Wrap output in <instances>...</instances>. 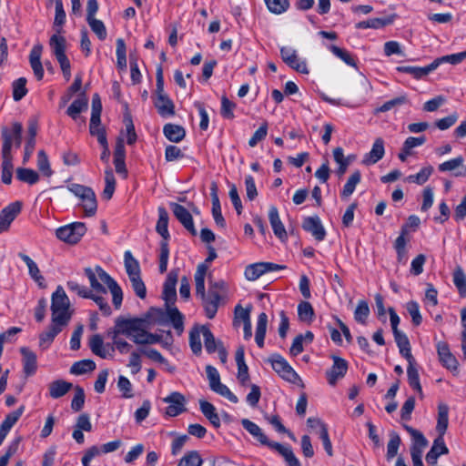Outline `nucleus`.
<instances>
[{"mask_svg":"<svg viewBox=\"0 0 466 466\" xmlns=\"http://www.w3.org/2000/svg\"><path fill=\"white\" fill-rule=\"evenodd\" d=\"M116 333L124 334L137 345L159 343L161 336L147 330V321L143 319H118L116 321Z\"/></svg>","mask_w":466,"mask_h":466,"instance_id":"f257e3e1","label":"nucleus"},{"mask_svg":"<svg viewBox=\"0 0 466 466\" xmlns=\"http://www.w3.org/2000/svg\"><path fill=\"white\" fill-rule=\"evenodd\" d=\"M178 279V270H171L163 286V299L166 302V316L178 335L184 331V315L175 306L177 299L176 286Z\"/></svg>","mask_w":466,"mask_h":466,"instance_id":"f03ea898","label":"nucleus"},{"mask_svg":"<svg viewBox=\"0 0 466 466\" xmlns=\"http://www.w3.org/2000/svg\"><path fill=\"white\" fill-rule=\"evenodd\" d=\"M85 275L89 280L92 291L106 294L107 289L103 284L106 285L112 294L113 304L116 309H119L123 300V292L119 285L102 268H85Z\"/></svg>","mask_w":466,"mask_h":466,"instance_id":"7ed1b4c3","label":"nucleus"},{"mask_svg":"<svg viewBox=\"0 0 466 466\" xmlns=\"http://www.w3.org/2000/svg\"><path fill=\"white\" fill-rule=\"evenodd\" d=\"M208 271V266L201 263L198 266L195 273L196 295L200 297L203 302L206 316L213 319L218 311L221 297L217 290L209 289L205 291V278Z\"/></svg>","mask_w":466,"mask_h":466,"instance_id":"20e7f679","label":"nucleus"},{"mask_svg":"<svg viewBox=\"0 0 466 466\" xmlns=\"http://www.w3.org/2000/svg\"><path fill=\"white\" fill-rule=\"evenodd\" d=\"M51 321L61 326H67L72 312L70 310V300L62 286H57L51 297Z\"/></svg>","mask_w":466,"mask_h":466,"instance_id":"39448f33","label":"nucleus"},{"mask_svg":"<svg viewBox=\"0 0 466 466\" xmlns=\"http://www.w3.org/2000/svg\"><path fill=\"white\" fill-rule=\"evenodd\" d=\"M67 189L81 200V207L86 217H92L97 209V202L95 192L92 188L73 183L67 187Z\"/></svg>","mask_w":466,"mask_h":466,"instance_id":"423d86ee","label":"nucleus"},{"mask_svg":"<svg viewBox=\"0 0 466 466\" xmlns=\"http://www.w3.org/2000/svg\"><path fill=\"white\" fill-rule=\"evenodd\" d=\"M206 373L209 382V387L212 391L226 398L232 403L238 402V398L229 390L227 385L220 381V375L215 367L208 365L206 367Z\"/></svg>","mask_w":466,"mask_h":466,"instance_id":"0eeeda50","label":"nucleus"},{"mask_svg":"<svg viewBox=\"0 0 466 466\" xmlns=\"http://www.w3.org/2000/svg\"><path fill=\"white\" fill-rule=\"evenodd\" d=\"M86 232V227L83 222H73L58 228L56 230V236L61 241L68 244H76Z\"/></svg>","mask_w":466,"mask_h":466,"instance_id":"6e6552de","label":"nucleus"},{"mask_svg":"<svg viewBox=\"0 0 466 466\" xmlns=\"http://www.w3.org/2000/svg\"><path fill=\"white\" fill-rule=\"evenodd\" d=\"M268 361L271 363L272 369L283 380L294 384L301 381L299 374L281 355L273 354L269 357Z\"/></svg>","mask_w":466,"mask_h":466,"instance_id":"1a4fd4ad","label":"nucleus"},{"mask_svg":"<svg viewBox=\"0 0 466 466\" xmlns=\"http://www.w3.org/2000/svg\"><path fill=\"white\" fill-rule=\"evenodd\" d=\"M282 60L292 69L301 74H309L307 62L299 57L297 51L291 46H282L280 48Z\"/></svg>","mask_w":466,"mask_h":466,"instance_id":"9d476101","label":"nucleus"},{"mask_svg":"<svg viewBox=\"0 0 466 466\" xmlns=\"http://www.w3.org/2000/svg\"><path fill=\"white\" fill-rule=\"evenodd\" d=\"M163 401L167 404L165 414L168 417L178 416L186 410V399L180 392H171Z\"/></svg>","mask_w":466,"mask_h":466,"instance_id":"9b49d317","label":"nucleus"},{"mask_svg":"<svg viewBox=\"0 0 466 466\" xmlns=\"http://www.w3.org/2000/svg\"><path fill=\"white\" fill-rule=\"evenodd\" d=\"M333 364L331 368L326 371L327 380L329 385H336L337 381L342 379L348 370V362L346 360L332 356Z\"/></svg>","mask_w":466,"mask_h":466,"instance_id":"f8f14e48","label":"nucleus"},{"mask_svg":"<svg viewBox=\"0 0 466 466\" xmlns=\"http://www.w3.org/2000/svg\"><path fill=\"white\" fill-rule=\"evenodd\" d=\"M171 208L177 219L192 236H196L198 232L194 226L193 218L190 212L184 206L177 203H173Z\"/></svg>","mask_w":466,"mask_h":466,"instance_id":"ddd939ff","label":"nucleus"},{"mask_svg":"<svg viewBox=\"0 0 466 466\" xmlns=\"http://www.w3.org/2000/svg\"><path fill=\"white\" fill-rule=\"evenodd\" d=\"M307 425L309 428H319V437L322 441L324 450L326 451V452L329 456H332L333 455L332 443L329 439L327 424L324 423V421L319 418L310 417L307 420Z\"/></svg>","mask_w":466,"mask_h":466,"instance_id":"4468645a","label":"nucleus"},{"mask_svg":"<svg viewBox=\"0 0 466 466\" xmlns=\"http://www.w3.org/2000/svg\"><path fill=\"white\" fill-rule=\"evenodd\" d=\"M302 228L318 241H322L326 238V230L318 216L306 218L303 220Z\"/></svg>","mask_w":466,"mask_h":466,"instance_id":"2eb2a0df","label":"nucleus"},{"mask_svg":"<svg viewBox=\"0 0 466 466\" xmlns=\"http://www.w3.org/2000/svg\"><path fill=\"white\" fill-rule=\"evenodd\" d=\"M21 203L16 201L6 206L0 213V233L6 231L21 211Z\"/></svg>","mask_w":466,"mask_h":466,"instance_id":"dca6fc26","label":"nucleus"},{"mask_svg":"<svg viewBox=\"0 0 466 466\" xmlns=\"http://www.w3.org/2000/svg\"><path fill=\"white\" fill-rule=\"evenodd\" d=\"M385 155V143L381 137H377L370 152L366 153L362 158V164L366 166L374 165L383 158Z\"/></svg>","mask_w":466,"mask_h":466,"instance_id":"f3484780","label":"nucleus"},{"mask_svg":"<svg viewBox=\"0 0 466 466\" xmlns=\"http://www.w3.org/2000/svg\"><path fill=\"white\" fill-rule=\"evenodd\" d=\"M241 425L253 438H255L262 445L268 446L273 450L272 444L279 443L276 441H270L264 434L262 429L248 419H242Z\"/></svg>","mask_w":466,"mask_h":466,"instance_id":"a211bd4d","label":"nucleus"},{"mask_svg":"<svg viewBox=\"0 0 466 466\" xmlns=\"http://www.w3.org/2000/svg\"><path fill=\"white\" fill-rule=\"evenodd\" d=\"M22 134V125L19 123H14L11 130L4 128L2 130V155L11 154L12 147L15 138L20 137Z\"/></svg>","mask_w":466,"mask_h":466,"instance_id":"6ab92c4d","label":"nucleus"},{"mask_svg":"<svg viewBox=\"0 0 466 466\" xmlns=\"http://www.w3.org/2000/svg\"><path fill=\"white\" fill-rule=\"evenodd\" d=\"M436 348L442 365L450 370H456L458 369V361L451 352L449 345L446 342L440 341L437 343Z\"/></svg>","mask_w":466,"mask_h":466,"instance_id":"aec40b11","label":"nucleus"},{"mask_svg":"<svg viewBox=\"0 0 466 466\" xmlns=\"http://www.w3.org/2000/svg\"><path fill=\"white\" fill-rule=\"evenodd\" d=\"M43 46L41 45H35L29 54L30 66L37 80H42L44 77V67L41 62Z\"/></svg>","mask_w":466,"mask_h":466,"instance_id":"412c9836","label":"nucleus"},{"mask_svg":"<svg viewBox=\"0 0 466 466\" xmlns=\"http://www.w3.org/2000/svg\"><path fill=\"white\" fill-rule=\"evenodd\" d=\"M64 328V326L51 321L49 327L39 334V347L44 350H47Z\"/></svg>","mask_w":466,"mask_h":466,"instance_id":"4be33fe9","label":"nucleus"},{"mask_svg":"<svg viewBox=\"0 0 466 466\" xmlns=\"http://www.w3.org/2000/svg\"><path fill=\"white\" fill-rule=\"evenodd\" d=\"M126 149L122 138H118L114 151V165L117 174L123 175L124 177L127 176V170L125 163Z\"/></svg>","mask_w":466,"mask_h":466,"instance_id":"5701e85b","label":"nucleus"},{"mask_svg":"<svg viewBox=\"0 0 466 466\" xmlns=\"http://www.w3.org/2000/svg\"><path fill=\"white\" fill-rule=\"evenodd\" d=\"M449 449L447 448L444 439L441 436H438L431 448L430 451L426 455V461L428 464L434 465L437 463L438 458L442 454H447Z\"/></svg>","mask_w":466,"mask_h":466,"instance_id":"b1692460","label":"nucleus"},{"mask_svg":"<svg viewBox=\"0 0 466 466\" xmlns=\"http://www.w3.org/2000/svg\"><path fill=\"white\" fill-rule=\"evenodd\" d=\"M22 354L23 370L26 376H32L37 370L36 355L30 349L23 347L20 349Z\"/></svg>","mask_w":466,"mask_h":466,"instance_id":"393cba45","label":"nucleus"},{"mask_svg":"<svg viewBox=\"0 0 466 466\" xmlns=\"http://www.w3.org/2000/svg\"><path fill=\"white\" fill-rule=\"evenodd\" d=\"M154 105L160 116L167 118L175 115V105L167 95L154 98Z\"/></svg>","mask_w":466,"mask_h":466,"instance_id":"a878e982","label":"nucleus"},{"mask_svg":"<svg viewBox=\"0 0 466 466\" xmlns=\"http://www.w3.org/2000/svg\"><path fill=\"white\" fill-rule=\"evenodd\" d=\"M89 348L91 351L102 359H107L110 356L109 351L113 348L104 343L103 338L99 334H95L89 339Z\"/></svg>","mask_w":466,"mask_h":466,"instance_id":"bb28decb","label":"nucleus"},{"mask_svg":"<svg viewBox=\"0 0 466 466\" xmlns=\"http://www.w3.org/2000/svg\"><path fill=\"white\" fill-rule=\"evenodd\" d=\"M268 219L274 234L281 240L287 238V231L280 220L279 210L276 207H270L268 210Z\"/></svg>","mask_w":466,"mask_h":466,"instance_id":"cd10ccee","label":"nucleus"},{"mask_svg":"<svg viewBox=\"0 0 466 466\" xmlns=\"http://www.w3.org/2000/svg\"><path fill=\"white\" fill-rule=\"evenodd\" d=\"M434 70H436V67L433 61L430 65L422 67L410 66H402L397 67L398 72L409 74L418 80L424 78Z\"/></svg>","mask_w":466,"mask_h":466,"instance_id":"c85d7f7f","label":"nucleus"},{"mask_svg":"<svg viewBox=\"0 0 466 466\" xmlns=\"http://www.w3.org/2000/svg\"><path fill=\"white\" fill-rule=\"evenodd\" d=\"M207 326L195 325L189 332V346L195 355H199L202 351L201 336L204 337V329Z\"/></svg>","mask_w":466,"mask_h":466,"instance_id":"c756f323","label":"nucleus"},{"mask_svg":"<svg viewBox=\"0 0 466 466\" xmlns=\"http://www.w3.org/2000/svg\"><path fill=\"white\" fill-rule=\"evenodd\" d=\"M56 33L54 34L49 40V46L52 49L54 56L56 57L66 56V40L61 35V29L57 28Z\"/></svg>","mask_w":466,"mask_h":466,"instance_id":"7c9ffc66","label":"nucleus"},{"mask_svg":"<svg viewBox=\"0 0 466 466\" xmlns=\"http://www.w3.org/2000/svg\"><path fill=\"white\" fill-rule=\"evenodd\" d=\"M158 219L156 226L157 232L163 238L162 241H167L170 238L168 232V213L165 208L159 207L157 208Z\"/></svg>","mask_w":466,"mask_h":466,"instance_id":"2f4dec72","label":"nucleus"},{"mask_svg":"<svg viewBox=\"0 0 466 466\" xmlns=\"http://www.w3.org/2000/svg\"><path fill=\"white\" fill-rule=\"evenodd\" d=\"M268 326V315L265 312H261L257 320L255 341L258 348L262 349L265 344V336Z\"/></svg>","mask_w":466,"mask_h":466,"instance_id":"473e14b6","label":"nucleus"},{"mask_svg":"<svg viewBox=\"0 0 466 466\" xmlns=\"http://www.w3.org/2000/svg\"><path fill=\"white\" fill-rule=\"evenodd\" d=\"M199 408L203 415L209 420V422L215 427H220V419L216 411L215 406L204 400H199Z\"/></svg>","mask_w":466,"mask_h":466,"instance_id":"72a5a7b5","label":"nucleus"},{"mask_svg":"<svg viewBox=\"0 0 466 466\" xmlns=\"http://www.w3.org/2000/svg\"><path fill=\"white\" fill-rule=\"evenodd\" d=\"M449 424V407L441 403L438 406V418H437V425L436 431L439 433V436L443 438Z\"/></svg>","mask_w":466,"mask_h":466,"instance_id":"f704fd0d","label":"nucleus"},{"mask_svg":"<svg viewBox=\"0 0 466 466\" xmlns=\"http://www.w3.org/2000/svg\"><path fill=\"white\" fill-rule=\"evenodd\" d=\"M273 450L278 451L285 460L287 466H301L299 459L294 454L292 449L288 445L280 443L272 444Z\"/></svg>","mask_w":466,"mask_h":466,"instance_id":"c9c22d12","label":"nucleus"},{"mask_svg":"<svg viewBox=\"0 0 466 466\" xmlns=\"http://www.w3.org/2000/svg\"><path fill=\"white\" fill-rule=\"evenodd\" d=\"M87 98L85 96H81L72 102L66 110V114L72 119L76 120L79 115L87 109Z\"/></svg>","mask_w":466,"mask_h":466,"instance_id":"e433bc0d","label":"nucleus"},{"mask_svg":"<svg viewBox=\"0 0 466 466\" xmlns=\"http://www.w3.org/2000/svg\"><path fill=\"white\" fill-rule=\"evenodd\" d=\"M163 133L169 141L175 143L180 142L186 136L185 129L182 127L174 124L165 125Z\"/></svg>","mask_w":466,"mask_h":466,"instance_id":"4c0bfd02","label":"nucleus"},{"mask_svg":"<svg viewBox=\"0 0 466 466\" xmlns=\"http://www.w3.org/2000/svg\"><path fill=\"white\" fill-rule=\"evenodd\" d=\"M72 386V383L63 380H55L49 385V395L53 399L61 398L71 390Z\"/></svg>","mask_w":466,"mask_h":466,"instance_id":"58836bf2","label":"nucleus"},{"mask_svg":"<svg viewBox=\"0 0 466 466\" xmlns=\"http://www.w3.org/2000/svg\"><path fill=\"white\" fill-rule=\"evenodd\" d=\"M464 163V158L461 156L449 159L441 163L438 166V170L441 173H451L454 176V173L458 170H461Z\"/></svg>","mask_w":466,"mask_h":466,"instance_id":"ea45409f","label":"nucleus"},{"mask_svg":"<svg viewBox=\"0 0 466 466\" xmlns=\"http://www.w3.org/2000/svg\"><path fill=\"white\" fill-rule=\"evenodd\" d=\"M405 429L410 434L412 439V445L410 450L423 451V450L428 444V441L423 436V434L418 430H415L410 426H405Z\"/></svg>","mask_w":466,"mask_h":466,"instance_id":"a19ab883","label":"nucleus"},{"mask_svg":"<svg viewBox=\"0 0 466 466\" xmlns=\"http://www.w3.org/2000/svg\"><path fill=\"white\" fill-rule=\"evenodd\" d=\"M212 215L216 224L221 228L225 227L226 221L221 213V207L217 194L216 187L212 188Z\"/></svg>","mask_w":466,"mask_h":466,"instance_id":"79ce46f5","label":"nucleus"},{"mask_svg":"<svg viewBox=\"0 0 466 466\" xmlns=\"http://www.w3.org/2000/svg\"><path fill=\"white\" fill-rule=\"evenodd\" d=\"M124 261L128 278L137 277L140 275V268L137 260L134 258L131 252L127 250L124 254Z\"/></svg>","mask_w":466,"mask_h":466,"instance_id":"37998d69","label":"nucleus"},{"mask_svg":"<svg viewBox=\"0 0 466 466\" xmlns=\"http://www.w3.org/2000/svg\"><path fill=\"white\" fill-rule=\"evenodd\" d=\"M95 369L96 363L92 360H82L71 366L70 372L74 375H83L93 371Z\"/></svg>","mask_w":466,"mask_h":466,"instance_id":"c03bdc74","label":"nucleus"},{"mask_svg":"<svg viewBox=\"0 0 466 466\" xmlns=\"http://www.w3.org/2000/svg\"><path fill=\"white\" fill-rule=\"evenodd\" d=\"M24 412V406H21L16 410L10 412L5 418V420L0 424V429L2 431L9 432L13 426L17 422L19 418L22 416Z\"/></svg>","mask_w":466,"mask_h":466,"instance_id":"a18cd8bd","label":"nucleus"},{"mask_svg":"<svg viewBox=\"0 0 466 466\" xmlns=\"http://www.w3.org/2000/svg\"><path fill=\"white\" fill-rule=\"evenodd\" d=\"M407 375L410 386L420 395H422V389L420 382L419 371L415 364L408 365Z\"/></svg>","mask_w":466,"mask_h":466,"instance_id":"49530a36","label":"nucleus"},{"mask_svg":"<svg viewBox=\"0 0 466 466\" xmlns=\"http://www.w3.org/2000/svg\"><path fill=\"white\" fill-rule=\"evenodd\" d=\"M390 20L388 18H370L366 21L359 22L355 25L357 29H380L382 28L389 24H390Z\"/></svg>","mask_w":466,"mask_h":466,"instance_id":"de8ad7c7","label":"nucleus"},{"mask_svg":"<svg viewBox=\"0 0 466 466\" xmlns=\"http://www.w3.org/2000/svg\"><path fill=\"white\" fill-rule=\"evenodd\" d=\"M265 273L263 262H257L247 266L244 272L246 279L249 281L257 280Z\"/></svg>","mask_w":466,"mask_h":466,"instance_id":"09e8293b","label":"nucleus"},{"mask_svg":"<svg viewBox=\"0 0 466 466\" xmlns=\"http://www.w3.org/2000/svg\"><path fill=\"white\" fill-rule=\"evenodd\" d=\"M16 177L20 181L28 183L30 185H34L39 180V175L36 171L25 167H19L16 169Z\"/></svg>","mask_w":466,"mask_h":466,"instance_id":"8fccbe9b","label":"nucleus"},{"mask_svg":"<svg viewBox=\"0 0 466 466\" xmlns=\"http://www.w3.org/2000/svg\"><path fill=\"white\" fill-rule=\"evenodd\" d=\"M432 171L433 167L431 166L424 167L417 174L407 177L406 180L410 183L422 185L428 181Z\"/></svg>","mask_w":466,"mask_h":466,"instance_id":"3c124183","label":"nucleus"},{"mask_svg":"<svg viewBox=\"0 0 466 466\" xmlns=\"http://www.w3.org/2000/svg\"><path fill=\"white\" fill-rule=\"evenodd\" d=\"M116 188V178L111 168H107L105 171V188L103 197L106 199H110L115 192Z\"/></svg>","mask_w":466,"mask_h":466,"instance_id":"603ef678","label":"nucleus"},{"mask_svg":"<svg viewBox=\"0 0 466 466\" xmlns=\"http://www.w3.org/2000/svg\"><path fill=\"white\" fill-rule=\"evenodd\" d=\"M370 315V307L366 300H360L354 310V319L360 324H366Z\"/></svg>","mask_w":466,"mask_h":466,"instance_id":"864d4df0","label":"nucleus"},{"mask_svg":"<svg viewBox=\"0 0 466 466\" xmlns=\"http://www.w3.org/2000/svg\"><path fill=\"white\" fill-rule=\"evenodd\" d=\"M329 49L334 56L341 59L346 65L352 67H357L354 57L347 50L334 45L329 46Z\"/></svg>","mask_w":466,"mask_h":466,"instance_id":"5fc2aeb1","label":"nucleus"},{"mask_svg":"<svg viewBox=\"0 0 466 466\" xmlns=\"http://www.w3.org/2000/svg\"><path fill=\"white\" fill-rule=\"evenodd\" d=\"M361 178L360 172L355 171L348 179L341 191V196L348 198L351 196L356 188V186L360 183Z\"/></svg>","mask_w":466,"mask_h":466,"instance_id":"6e6d98bb","label":"nucleus"},{"mask_svg":"<svg viewBox=\"0 0 466 466\" xmlns=\"http://www.w3.org/2000/svg\"><path fill=\"white\" fill-rule=\"evenodd\" d=\"M298 316L301 321L311 322L314 317V309L308 301H301L298 305Z\"/></svg>","mask_w":466,"mask_h":466,"instance_id":"4d7b16f0","label":"nucleus"},{"mask_svg":"<svg viewBox=\"0 0 466 466\" xmlns=\"http://www.w3.org/2000/svg\"><path fill=\"white\" fill-rule=\"evenodd\" d=\"M13 98L15 101H20L27 94L26 79L20 77L13 82Z\"/></svg>","mask_w":466,"mask_h":466,"instance_id":"13d9d810","label":"nucleus"},{"mask_svg":"<svg viewBox=\"0 0 466 466\" xmlns=\"http://www.w3.org/2000/svg\"><path fill=\"white\" fill-rule=\"evenodd\" d=\"M333 157L334 160L339 165L337 174L339 176H342L346 172L347 167L350 165V161L344 157V151L341 147H336L333 150Z\"/></svg>","mask_w":466,"mask_h":466,"instance_id":"bf43d9fd","label":"nucleus"},{"mask_svg":"<svg viewBox=\"0 0 466 466\" xmlns=\"http://www.w3.org/2000/svg\"><path fill=\"white\" fill-rule=\"evenodd\" d=\"M37 168L46 177H51L53 174L48 157L44 150L37 153Z\"/></svg>","mask_w":466,"mask_h":466,"instance_id":"052dcab7","label":"nucleus"},{"mask_svg":"<svg viewBox=\"0 0 466 466\" xmlns=\"http://www.w3.org/2000/svg\"><path fill=\"white\" fill-rule=\"evenodd\" d=\"M203 460L197 451L186 453L180 460L177 466H201Z\"/></svg>","mask_w":466,"mask_h":466,"instance_id":"680f3d73","label":"nucleus"},{"mask_svg":"<svg viewBox=\"0 0 466 466\" xmlns=\"http://www.w3.org/2000/svg\"><path fill=\"white\" fill-rule=\"evenodd\" d=\"M408 102L406 96H400L398 97H395L393 99H390L384 104H382L380 107H377L374 111L375 114L378 113H383L391 110L392 108L396 106H402Z\"/></svg>","mask_w":466,"mask_h":466,"instance_id":"e2e57ef3","label":"nucleus"},{"mask_svg":"<svg viewBox=\"0 0 466 466\" xmlns=\"http://www.w3.org/2000/svg\"><path fill=\"white\" fill-rule=\"evenodd\" d=\"M69 291L76 292L79 297L84 299L93 298V291L86 287L80 285L76 281L69 280L66 282Z\"/></svg>","mask_w":466,"mask_h":466,"instance_id":"0e129e2a","label":"nucleus"},{"mask_svg":"<svg viewBox=\"0 0 466 466\" xmlns=\"http://www.w3.org/2000/svg\"><path fill=\"white\" fill-rule=\"evenodd\" d=\"M55 19H54V28L56 30L57 28L62 30V26L66 22V12L64 9L62 0H55Z\"/></svg>","mask_w":466,"mask_h":466,"instance_id":"69168bd1","label":"nucleus"},{"mask_svg":"<svg viewBox=\"0 0 466 466\" xmlns=\"http://www.w3.org/2000/svg\"><path fill=\"white\" fill-rule=\"evenodd\" d=\"M453 283L461 296H466V276L461 268H457L453 272Z\"/></svg>","mask_w":466,"mask_h":466,"instance_id":"338daca9","label":"nucleus"},{"mask_svg":"<svg viewBox=\"0 0 466 466\" xmlns=\"http://www.w3.org/2000/svg\"><path fill=\"white\" fill-rule=\"evenodd\" d=\"M406 309L411 317V321L415 326H419L422 322V317L420 311V306L417 301L410 300L406 304Z\"/></svg>","mask_w":466,"mask_h":466,"instance_id":"774afa93","label":"nucleus"}]
</instances>
